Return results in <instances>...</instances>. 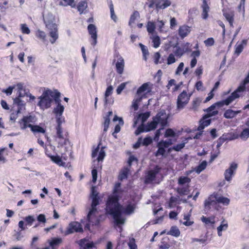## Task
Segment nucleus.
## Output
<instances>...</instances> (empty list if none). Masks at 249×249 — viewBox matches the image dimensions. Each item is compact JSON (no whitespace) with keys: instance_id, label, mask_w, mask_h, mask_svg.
<instances>
[{"instance_id":"nucleus-4","label":"nucleus","mask_w":249,"mask_h":249,"mask_svg":"<svg viewBox=\"0 0 249 249\" xmlns=\"http://www.w3.org/2000/svg\"><path fill=\"white\" fill-rule=\"evenodd\" d=\"M230 199L217 194L211 195L204 202V207L206 210H210L211 206H214L217 203H222L225 205L229 204Z\"/></svg>"},{"instance_id":"nucleus-62","label":"nucleus","mask_w":249,"mask_h":249,"mask_svg":"<svg viewBox=\"0 0 249 249\" xmlns=\"http://www.w3.org/2000/svg\"><path fill=\"white\" fill-rule=\"evenodd\" d=\"M182 49L184 50L185 53L189 52L191 51V45L190 43L186 42L181 44V45Z\"/></svg>"},{"instance_id":"nucleus-12","label":"nucleus","mask_w":249,"mask_h":249,"mask_svg":"<svg viewBox=\"0 0 249 249\" xmlns=\"http://www.w3.org/2000/svg\"><path fill=\"white\" fill-rule=\"evenodd\" d=\"M151 91V89L149 87V84L148 83H145L143 84L140 86L136 93V96H142V98L146 97V93L149 92Z\"/></svg>"},{"instance_id":"nucleus-51","label":"nucleus","mask_w":249,"mask_h":249,"mask_svg":"<svg viewBox=\"0 0 249 249\" xmlns=\"http://www.w3.org/2000/svg\"><path fill=\"white\" fill-rule=\"evenodd\" d=\"M20 28L22 33L29 35L30 33V30L26 24L22 23L20 25Z\"/></svg>"},{"instance_id":"nucleus-56","label":"nucleus","mask_w":249,"mask_h":249,"mask_svg":"<svg viewBox=\"0 0 249 249\" xmlns=\"http://www.w3.org/2000/svg\"><path fill=\"white\" fill-rule=\"evenodd\" d=\"M21 108L18 107V110L15 112H12L10 114V119L11 121L15 122L18 118V114L20 112Z\"/></svg>"},{"instance_id":"nucleus-34","label":"nucleus","mask_w":249,"mask_h":249,"mask_svg":"<svg viewBox=\"0 0 249 249\" xmlns=\"http://www.w3.org/2000/svg\"><path fill=\"white\" fill-rule=\"evenodd\" d=\"M215 217L214 216H212L209 217H206L204 216H202L201 217V220L205 223L206 225H213L215 223Z\"/></svg>"},{"instance_id":"nucleus-9","label":"nucleus","mask_w":249,"mask_h":249,"mask_svg":"<svg viewBox=\"0 0 249 249\" xmlns=\"http://www.w3.org/2000/svg\"><path fill=\"white\" fill-rule=\"evenodd\" d=\"M157 124H157L156 121L153 120L152 122L148 123L147 125L145 126L141 125L139 126L137 129L136 130L135 134L136 135H138L142 132H148L154 130L156 128Z\"/></svg>"},{"instance_id":"nucleus-7","label":"nucleus","mask_w":249,"mask_h":249,"mask_svg":"<svg viewBox=\"0 0 249 249\" xmlns=\"http://www.w3.org/2000/svg\"><path fill=\"white\" fill-rule=\"evenodd\" d=\"M190 99L186 91L183 90L178 96L177 99V107L181 109L184 108L185 106L188 103Z\"/></svg>"},{"instance_id":"nucleus-17","label":"nucleus","mask_w":249,"mask_h":249,"mask_svg":"<svg viewBox=\"0 0 249 249\" xmlns=\"http://www.w3.org/2000/svg\"><path fill=\"white\" fill-rule=\"evenodd\" d=\"M16 87L18 89V96L19 97L28 96L29 89L25 88L23 83H18L17 84Z\"/></svg>"},{"instance_id":"nucleus-63","label":"nucleus","mask_w":249,"mask_h":249,"mask_svg":"<svg viewBox=\"0 0 249 249\" xmlns=\"http://www.w3.org/2000/svg\"><path fill=\"white\" fill-rule=\"evenodd\" d=\"M127 82H124L121 84L117 88L116 92L118 94H120L122 91L124 89Z\"/></svg>"},{"instance_id":"nucleus-6","label":"nucleus","mask_w":249,"mask_h":249,"mask_svg":"<svg viewBox=\"0 0 249 249\" xmlns=\"http://www.w3.org/2000/svg\"><path fill=\"white\" fill-rule=\"evenodd\" d=\"M56 141L58 143V146L66 144L69 141L67 139L66 135L63 134V128L61 126H56Z\"/></svg>"},{"instance_id":"nucleus-64","label":"nucleus","mask_w":249,"mask_h":249,"mask_svg":"<svg viewBox=\"0 0 249 249\" xmlns=\"http://www.w3.org/2000/svg\"><path fill=\"white\" fill-rule=\"evenodd\" d=\"M204 43L207 47L212 46L214 43V40L213 37L208 38L204 41Z\"/></svg>"},{"instance_id":"nucleus-42","label":"nucleus","mask_w":249,"mask_h":249,"mask_svg":"<svg viewBox=\"0 0 249 249\" xmlns=\"http://www.w3.org/2000/svg\"><path fill=\"white\" fill-rule=\"evenodd\" d=\"M142 96H138L136 97L133 101L132 107L134 108L135 110H137L138 109L139 104L142 101Z\"/></svg>"},{"instance_id":"nucleus-22","label":"nucleus","mask_w":249,"mask_h":249,"mask_svg":"<svg viewBox=\"0 0 249 249\" xmlns=\"http://www.w3.org/2000/svg\"><path fill=\"white\" fill-rule=\"evenodd\" d=\"M46 154L47 155L48 157H49L51 160L53 161L54 163H56L58 165L60 166H64L65 165V162H63L61 158L58 156H53L50 154H48L47 152H46Z\"/></svg>"},{"instance_id":"nucleus-50","label":"nucleus","mask_w":249,"mask_h":249,"mask_svg":"<svg viewBox=\"0 0 249 249\" xmlns=\"http://www.w3.org/2000/svg\"><path fill=\"white\" fill-rule=\"evenodd\" d=\"M157 146L158 147V150L156 152L155 156L156 157L163 156L165 152L164 147L160 145H159V143L157 144Z\"/></svg>"},{"instance_id":"nucleus-14","label":"nucleus","mask_w":249,"mask_h":249,"mask_svg":"<svg viewBox=\"0 0 249 249\" xmlns=\"http://www.w3.org/2000/svg\"><path fill=\"white\" fill-rule=\"evenodd\" d=\"M237 167V164L233 162L231 164L230 167L225 171L224 173L225 178L227 181H230L231 179V176Z\"/></svg>"},{"instance_id":"nucleus-16","label":"nucleus","mask_w":249,"mask_h":249,"mask_svg":"<svg viewBox=\"0 0 249 249\" xmlns=\"http://www.w3.org/2000/svg\"><path fill=\"white\" fill-rule=\"evenodd\" d=\"M190 32V27L186 25L180 26L178 30V35L182 39L187 36Z\"/></svg>"},{"instance_id":"nucleus-35","label":"nucleus","mask_w":249,"mask_h":249,"mask_svg":"<svg viewBox=\"0 0 249 249\" xmlns=\"http://www.w3.org/2000/svg\"><path fill=\"white\" fill-rule=\"evenodd\" d=\"M228 227V225L227 222L224 220L221 222V225L217 227V234L219 236L222 235V231H226Z\"/></svg>"},{"instance_id":"nucleus-25","label":"nucleus","mask_w":249,"mask_h":249,"mask_svg":"<svg viewBox=\"0 0 249 249\" xmlns=\"http://www.w3.org/2000/svg\"><path fill=\"white\" fill-rule=\"evenodd\" d=\"M202 8V17L203 19H207L208 17V12L210 10V7L207 3L206 0H203V4L201 5Z\"/></svg>"},{"instance_id":"nucleus-27","label":"nucleus","mask_w":249,"mask_h":249,"mask_svg":"<svg viewBox=\"0 0 249 249\" xmlns=\"http://www.w3.org/2000/svg\"><path fill=\"white\" fill-rule=\"evenodd\" d=\"M211 120L209 118H205V115L203 118L199 121V125L198 127V130L201 131L205 127L208 126L211 123Z\"/></svg>"},{"instance_id":"nucleus-15","label":"nucleus","mask_w":249,"mask_h":249,"mask_svg":"<svg viewBox=\"0 0 249 249\" xmlns=\"http://www.w3.org/2000/svg\"><path fill=\"white\" fill-rule=\"evenodd\" d=\"M32 117L31 116H24L19 122L20 127L21 129H25L27 127H31L32 125L30 123L32 122Z\"/></svg>"},{"instance_id":"nucleus-61","label":"nucleus","mask_w":249,"mask_h":249,"mask_svg":"<svg viewBox=\"0 0 249 249\" xmlns=\"http://www.w3.org/2000/svg\"><path fill=\"white\" fill-rule=\"evenodd\" d=\"M128 173V170L127 169H124L122 170L119 175V179L122 180L125 178H126L127 177Z\"/></svg>"},{"instance_id":"nucleus-18","label":"nucleus","mask_w":249,"mask_h":249,"mask_svg":"<svg viewBox=\"0 0 249 249\" xmlns=\"http://www.w3.org/2000/svg\"><path fill=\"white\" fill-rule=\"evenodd\" d=\"M149 116L150 113L148 112L139 114L137 118H135L133 126L135 127L137 124L139 122H141L142 124L141 125H143V123L146 121Z\"/></svg>"},{"instance_id":"nucleus-26","label":"nucleus","mask_w":249,"mask_h":249,"mask_svg":"<svg viewBox=\"0 0 249 249\" xmlns=\"http://www.w3.org/2000/svg\"><path fill=\"white\" fill-rule=\"evenodd\" d=\"M171 2L169 0H158L157 3V9H164L169 6Z\"/></svg>"},{"instance_id":"nucleus-29","label":"nucleus","mask_w":249,"mask_h":249,"mask_svg":"<svg viewBox=\"0 0 249 249\" xmlns=\"http://www.w3.org/2000/svg\"><path fill=\"white\" fill-rule=\"evenodd\" d=\"M57 103V107L54 108L53 112L56 114V116H61L64 112V107L60 104V100L58 101V102H55Z\"/></svg>"},{"instance_id":"nucleus-52","label":"nucleus","mask_w":249,"mask_h":249,"mask_svg":"<svg viewBox=\"0 0 249 249\" xmlns=\"http://www.w3.org/2000/svg\"><path fill=\"white\" fill-rule=\"evenodd\" d=\"M177 192L180 195H187L189 192V185H187L186 187L178 188Z\"/></svg>"},{"instance_id":"nucleus-53","label":"nucleus","mask_w":249,"mask_h":249,"mask_svg":"<svg viewBox=\"0 0 249 249\" xmlns=\"http://www.w3.org/2000/svg\"><path fill=\"white\" fill-rule=\"evenodd\" d=\"M158 143H159V145L163 146L164 148H167L170 145L173 144L172 141L171 139H168L166 141L162 140Z\"/></svg>"},{"instance_id":"nucleus-54","label":"nucleus","mask_w":249,"mask_h":249,"mask_svg":"<svg viewBox=\"0 0 249 249\" xmlns=\"http://www.w3.org/2000/svg\"><path fill=\"white\" fill-rule=\"evenodd\" d=\"M24 220L26 222V225L31 226L35 221V218L33 215H28L24 218Z\"/></svg>"},{"instance_id":"nucleus-45","label":"nucleus","mask_w":249,"mask_h":249,"mask_svg":"<svg viewBox=\"0 0 249 249\" xmlns=\"http://www.w3.org/2000/svg\"><path fill=\"white\" fill-rule=\"evenodd\" d=\"M191 181V179L187 177H180L178 179V183L179 185L189 184Z\"/></svg>"},{"instance_id":"nucleus-60","label":"nucleus","mask_w":249,"mask_h":249,"mask_svg":"<svg viewBox=\"0 0 249 249\" xmlns=\"http://www.w3.org/2000/svg\"><path fill=\"white\" fill-rule=\"evenodd\" d=\"M20 97L18 96V97L15 98L14 99V103L17 105L18 107H22L24 106V102L20 99Z\"/></svg>"},{"instance_id":"nucleus-41","label":"nucleus","mask_w":249,"mask_h":249,"mask_svg":"<svg viewBox=\"0 0 249 249\" xmlns=\"http://www.w3.org/2000/svg\"><path fill=\"white\" fill-rule=\"evenodd\" d=\"M113 90V87L112 86H110L108 87L106 89V91L105 92V99H104V102H105V105H106L108 104V101L107 99V97L112 94Z\"/></svg>"},{"instance_id":"nucleus-19","label":"nucleus","mask_w":249,"mask_h":249,"mask_svg":"<svg viewBox=\"0 0 249 249\" xmlns=\"http://www.w3.org/2000/svg\"><path fill=\"white\" fill-rule=\"evenodd\" d=\"M117 57L118 59L116 63V71L119 74H122L124 72V61L121 56L118 55Z\"/></svg>"},{"instance_id":"nucleus-30","label":"nucleus","mask_w":249,"mask_h":249,"mask_svg":"<svg viewBox=\"0 0 249 249\" xmlns=\"http://www.w3.org/2000/svg\"><path fill=\"white\" fill-rule=\"evenodd\" d=\"M56 27L57 26L54 28H52V29H50L51 30L50 32V36L52 37V39H50V41L52 44L54 43L56 40L58 38V36Z\"/></svg>"},{"instance_id":"nucleus-38","label":"nucleus","mask_w":249,"mask_h":249,"mask_svg":"<svg viewBox=\"0 0 249 249\" xmlns=\"http://www.w3.org/2000/svg\"><path fill=\"white\" fill-rule=\"evenodd\" d=\"M109 7L110 9V14H111V18L112 20H113L115 22L117 21V16L115 14L114 10V7L113 4L112 3V1L110 0L108 2Z\"/></svg>"},{"instance_id":"nucleus-55","label":"nucleus","mask_w":249,"mask_h":249,"mask_svg":"<svg viewBox=\"0 0 249 249\" xmlns=\"http://www.w3.org/2000/svg\"><path fill=\"white\" fill-rule=\"evenodd\" d=\"M175 54L172 53H170L167 59V64L168 65H171L176 62V59L175 58Z\"/></svg>"},{"instance_id":"nucleus-37","label":"nucleus","mask_w":249,"mask_h":249,"mask_svg":"<svg viewBox=\"0 0 249 249\" xmlns=\"http://www.w3.org/2000/svg\"><path fill=\"white\" fill-rule=\"evenodd\" d=\"M157 172L155 171H150L146 177L145 182L149 183L152 181L155 178Z\"/></svg>"},{"instance_id":"nucleus-33","label":"nucleus","mask_w":249,"mask_h":249,"mask_svg":"<svg viewBox=\"0 0 249 249\" xmlns=\"http://www.w3.org/2000/svg\"><path fill=\"white\" fill-rule=\"evenodd\" d=\"M150 38L152 40V43H153V47L155 48H158L160 44V37L156 34L152 35V36H150Z\"/></svg>"},{"instance_id":"nucleus-3","label":"nucleus","mask_w":249,"mask_h":249,"mask_svg":"<svg viewBox=\"0 0 249 249\" xmlns=\"http://www.w3.org/2000/svg\"><path fill=\"white\" fill-rule=\"evenodd\" d=\"M92 199V203L91 208L87 215V220L89 224L86 226V228L89 229V225H98L99 223V220L98 217V211L96 207L99 204V197H93Z\"/></svg>"},{"instance_id":"nucleus-47","label":"nucleus","mask_w":249,"mask_h":249,"mask_svg":"<svg viewBox=\"0 0 249 249\" xmlns=\"http://www.w3.org/2000/svg\"><path fill=\"white\" fill-rule=\"evenodd\" d=\"M228 134H224L223 136L221 137H220L218 139V142L221 143H223L225 142L226 140H232L236 138L235 137H230L229 136Z\"/></svg>"},{"instance_id":"nucleus-21","label":"nucleus","mask_w":249,"mask_h":249,"mask_svg":"<svg viewBox=\"0 0 249 249\" xmlns=\"http://www.w3.org/2000/svg\"><path fill=\"white\" fill-rule=\"evenodd\" d=\"M79 245L80 249H92L93 247V243L85 238L79 241Z\"/></svg>"},{"instance_id":"nucleus-2","label":"nucleus","mask_w":249,"mask_h":249,"mask_svg":"<svg viewBox=\"0 0 249 249\" xmlns=\"http://www.w3.org/2000/svg\"><path fill=\"white\" fill-rule=\"evenodd\" d=\"M60 93L57 91H53L50 89H47L43 91L41 96L39 97L40 101L37 105L42 109L49 108L51 106L53 99L55 102L59 101Z\"/></svg>"},{"instance_id":"nucleus-11","label":"nucleus","mask_w":249,"mask_h":249,"mask_svg":"<svg viewBox=\"0 0 249 249\" xmlns=\"http://www.w3.org/2000/svg\"><path fill=\"white\" fill-rule=\"evenodd\" d=\"M44 20L46 24V26L48 29L55 28L56 24L54 22V17L51 13H48L44 15Z\"/></svg>"},{"instance_id":"nucleus-5","label":"nucleus","mask_w":249,"mask_h":249,"mask_svg":"<svg viewBox=\"0 0 249 249\" xmlns=\"http://www.w3.org/2000/svg\"><path fill=\"white\" fill-rule=\"evenodd\" d=\"M245 90H249V89H248L246 85H245V84L242 82L240 84V86L236 89V90L232 92L229 97L221 102L217 103V105H229L233 100L240 96L239 93L243 92Z\"/></svg>"},{"instance_id":"nucleus-48","label":"nucleus","mask_w":249,"mask_h":249,"mask_svg":"<svg viewBox=\"0 0 249 249\" xmlns=\"http://www.w3.org/2000/svg\"><path fill=\"white\" fill-rule=\"evenodd\" d=\"M240 137L243 140H247L249 138V129H244L240 135Z\"/></svg>"},{"instance_id":"nucleus-10","label":"nucleus","mask_w":249,"mask_h":249,"mask_svg":"<svg viewBox=\"0 0 249 249\" xmlns=\"http://www.w3.org/2000/svg\"><path fill=\"white\" fill-rule=\"evenodd\" d=\"M83 228L81 225L77 222H72L70 223L67 228L65 234L72 233L74 232H82Z\"/></svg>"},{"instance_id":"nucleus-32","label":"nucleus","mask_w":249,"mask_h":249,"mask_svg":"<svg viewBox=\"0 0 249 249\" xmlns=\"http://www.w3.org/2000/svg\"><path fill=\"white\" fill-rule=\"evenodd\" d=\"M240 111H233L231 109L227 110L224 114V117L227 119H231L234 117Z\"/></svg>"},{"instance_id":"nucleus-31","label":"nucleus","mask_w":249,"mask_h":249,"mask_svg":"<svg viewBox=\"0 0 249 249\" xmlns=\"http://www.w3.org/2000/svg\"><path fill=\"white\" fill-rule=\"evenodd\" d=\"M77 8L80 14L84 13V11L88 8L87 2L85 0L80 1L77 5Z\"/></svg>"},{"instance_id":"nucleus-40","label":"nucleus","mask_w":249,"mask_h":249,"mask_svg":"<svg viewBox=\"0 0 249 249\" xmlns=\"http://www.w3.org/2000/svg\"><path fill=\"white\" fill-rule=\"evenodd\" d=\"M207 165V162L206 160H204L202 162H201L198 166H197L196 169L195 171L197 174H199L200 172H201L203 170H204Z\"/></svg>"},{"instance_id":"nucleus-49","label":"nucleus","mask_w":249,"mask_h":249,"mask_svg":"<svg viewBox=\"0 0 249 249\" xmlns=\"http://www.w3.org/2000/svg\"><path fill=\"white\" fill-rule=\"evenodd\" d=\"M180 233V231L177 227H172L169 231V234L170 235L176 237L179 236Z\"/></svg>"},{"instance_id":"nucleus-59","label":"nucleus","mask_w":249,"mask_h":249,"mask_svg":"<svg viewBox=\"0 0 249 249\" xmlns=\"http://www.w3.org/2000/svg\"><path fill=\"white\" fill-rule=\"evenodd\" d=\"M164 24L165 22L163 20H157L156 25L160 32H162L163 31Z\"/></svg>"},{"instance_id":"nucleus-23","label":"nucleus","mask_w":249,"mask_h":249,"mask_svg":"<svg viewBox=\"0 0 249 249\" xmlns=\"http://www.w3.org/2000/svg\"><path fill=\"white\" fill-rule=\"evenodd\" d=\"M247 44V40L246 39L243 40L239 44L237 43L235 46V54H236L237 55H239L242 52L244 47L246 46Z\"/></svg>"},{"instance_id":"nucleus-58","label":"nucleus","mask_w":249,"mask_h":249,"mask_svg":"<svg viewBox=\"0 0 249 249\" xmlns=\"http://www.w3.org/2000/svg\"><path fill=\"white\" fill-rule=\"evenodd\" d=\"M175 132L174 131L171 129V128H168L166 130L165 134H164V137L165 138H168L170 137H175Z\"/></svg>"},{"instance_id":"nucleus-24","label":"nucleus","mask_w":249,"mask_h":249,"mask_svg":"<svg viewBox=\"0 0 249 249\" xmlns=\"http://www.w3.org/2000/svg\"><path fill=\"white\" fill-rule=\"evenodd\" d=\"M173 46L175 49L173 51V53L177 57L180 58L185 53L181 46H178V43H177Z\"/></svg>"},{"instance_id":"nucleus-43","label":"nucleus","mask_w":249,"mask_h":249,"mask_svg":"<svg viewBox=\"0 0 249 249\" xmlns=\"http://www.w3.org/2000/svg\"><path fill=\"white\" fill-rule=\"evenodd\" d=\"M31 131L34 133H44L45 132V130L39 126V125H33L31 127Z\"/></svg>"},{"instance_id":"nucleus-1","label":"nucleus","mask_w":249,"mask_h":249,"mask_svg":"<svg viewBox=\"0 0 249 249\" xmlns=\"http://www.w3.org/2000/svg\"><path fill=\"white\" fill-rule=\"evenodd\" d=\"M135 207L134 205L129 204L125 208L118 203V198L116 196L109 197L107 204L106 210L112 215L117 225L123 224L125 219L122 216L123 213L130 214L134 213Z\"/></svg>"},{"instance_id":"nucleus-28","label":"nucleus","mask_w":249,"mask_h":249,"mask_svg":"<svg viewBox=\"0 0 249 249\" xmlns=\"http://www.w3.org/2000/svg\"><path fill=\"white\" fill-rule=\"evenodd\" d=\"M59 5L63 6H70L71 8H74L76 6V3L74 0H58Z\"/></svg>"},{"instance_id":"nucleus-44","label":"nucleus","mask_w":249,"mask_h":249,"mask_svg":"<svg viewBox=\"0 0 249 249\" xmlns=\"http://www.w3.org/2000/svg\"><path fill=\"white\" fill-rule=\"evenodd\" d=\"M139 18H140L139 13L137 11H134L130 17L129 25L131 26L132 24L135 22V20Z\"/></svg>"},{"instance_id":"nucleus-20","label":"nucleus","mask_w":249,"mask_h":249,"mask_svg":"<svg viewBox=\"0 0 249 249\" xmlns=\"http://www.w3.org/2000/svg\"><path fill=\"white\" fill-rule=\"evenodd\" d=\"M99 151V145L96 148H95L92 153V158H94L97 156L98 153L99 152L98 157L97 158V160L98 161H102L104 159L106 153L103 149V148H102Z\"/></svg>"},{"instance_id":"nucleus-13","label":"nucleus","mask_w":249,"mask_h":249,"mask_svg":"<svg viewBox=\"0 0 249 249\" xmlns=\"http://www.w3.org/2000/svg\"><path fill=\"white\" fill-rule=\"evenodd\" d=\"M88 29L89 35L93 41L91 42V45L93 46L96 45L97 44V31L95 26L92 24H89L88 27Z\"/></svg>"},{"instance_id":"nucleus-57","label":"nucleus","mask_w":249,"mask_h":249,"mask_svg":"<svg viewBox=\"0 0 249 249\" xmlns=\"http://www.w3.org/2000/svg\"><path fill=\"white\" fill-rule=\"evenodd\" d=\"M104 131L107 132V131L108 128L109 127V123H110V119L108 118V116H105L104 117Z\"/></svg>"},{"instance_id":"nucleus-39","label":"nucleus","mask_w":249,"mask_h":249,"mask_svg":"<svg viewBox=\"0 0 249 249\" xmlns=\"http://www.w3.org/2000/svg\"><path fill=\"white\" fill-rule=\"evenodd\" d=\"M224 16L226 19L229 21L231 26H233V12H225L224 13Z\"/></svg>"},{"instance_id":"nucleus-46","label":"nucleus","mask_w":249,"mask_h":249,"mask_svg":"<svg viewBox=\"0 0 249 249\" xmlns=\"http://www.w3.org/2000/svg\"><path fill=\"white\" fill-rule=\"evenodd\" d=\"M35 35L36 37L43 41H45L46 35L44 32L38 29L36 32Z\"/></svg>"},{"instance_id":"nucleus-36","label":"nucleus","mask_w":249,"mask_h":249,"mask_svg":"<svg viewBox=\"0 0 249 249\" xmlns=\"http://www.w3.org/2000/svg\"><path fill=\"white\" fill-rule=\"evenodd\" d=\"M155 24L153 22L148 21L147 23L146 27L147 31L150 36H152V35H156L155 30Z\"/></svg>"},{"instance_id":"nucleus-8","label":"nucleus","mask_w":249,"mask_h":249,"mask_svg":"<svg viewBox=\"0 0 249 249\" xmlns=\"http://www.w3.org/2000/svg\"><path fill=\"white\" fill-rule=\"evenodd\" d=\"M168 116L164 110H161L153 118L156 121L157 124H160L162 127L166 126L167 124V119Z\"/></svg>"}]
</instances>
